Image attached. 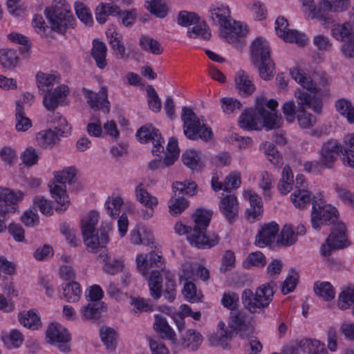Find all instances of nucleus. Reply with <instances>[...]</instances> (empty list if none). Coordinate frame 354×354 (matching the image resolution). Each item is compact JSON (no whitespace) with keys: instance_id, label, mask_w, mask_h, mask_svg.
Wrapping results in <instances>:
<instances>
[{"instance_id":"obj_1","label":"nucleus","mask_w":354,"mask_h":354,"mask_svg":"<svg viewBox=\"0 0 354 354\" xmlns=\"http://www.w3.org/2000/svg\"><path fill=\"white\" fill-rule=\"evenodd\" d=\"M212 215L210 211L198 209L193 216V227L178 222L174 226L175 232L180 235L186 234L187 241L192 246L198 249L211 248L216 245L220 240L217 234H206Z\"/></svg>"},{"instance_id":"obj_2","label":"nucleus","mask_w":354,"mask_h":354,"mask_svg":"<svg viewBox=\"0 0 354 354\" xmlns=\"http://www.w3.org/2000/svg\"><path fill=\"white\" fill-rule=\"evenodd\" d=\"M277 285L273 281L258 286L254 292L245 288L241 293V299L243 307L250 313H263L273 300Z\"/></svg>"},{"instance_id":"obj_3","label":"nucleus","mask_w":354,"mask_h":354,"mask_svg":"<svg viewBox=\"0 0 354 354\" xmlns=\"http://www.w3.org/2000/svg\"><path fill=\"white\" fill-rule=\"evenodd\" d=\"M251 62L258 68L259 77L265 80H271L275 72V65L270 56V47L263 37H257L250 46Z\"/></svg>"},{"instance_id":"obj_4","label":"nucleus","mask_w":354,"mask_h":354,"mask_svg":"<svg viewBox=\"0 0 354 354\" xmlns=\"http://www.w3.org/2000/svg\"><path fill=\"white\" fill-rule=\"evenodd\" d=\"M98 213L91 211L86 218L82 221V233L84 243L88 250L94 253H97L100 246L109 242L108 232L111 230V224L106 223L104 230H101L100 236L95 235V225L98 222Z\"/></svg>"},{"instance_id":"obj_5","label":"nucleus","mask_w":354,"mask_h":354,"mask_svg":"<svg viewBox=\"0 0 354 354\" xmlns=\"http://www.w3.org/2000/svg\"><path fill=\"white\" fill-rule=\"evenodd\" d=\"M76 169L73 167L64 169L55 174V181L50 185V192L57 205L55 210L62 213L69 205V198L66 194V184H71L76 176Z\"/></svg>"},{"instance_id":"obj_6","label":"nucleus","mask_w":354,"mask_h":354,"mask_svg":"<svg viewBox=\"0 0 354 354\" xmlns=\"http://www.w3.org/2000/svg\"><path fill=\"white\" fill-rule=\"evenodd\" d=\"M181 119L183 122V131L186 137L190 140L198 138L207 142L212 139L213 133L203 122L196 116L192 109L183 106Z\"/></svg>"},{"instance_id":"obj_7","label":"nucleus","mask_w":354,"mask_h":354,"mask_svg":"<svg viewBox=\"0 0 354 354\" xmlns=\"http://www.w3.org/2000/svg\"><path fill=\"white\" fill-rule=\"evenodd\" d=\"M310 223L313 229L319 230L323 225H331L337 220V209L326 204L322 194H318L313 201Z\"/></svg>"},{"instance_id":"obj_8","label":"nucleus","mask_w":354,"mask_h":354,"mask_svg":"<svg viewBox=\"0 0 354 354\" xmlns=\"http://www.w3.org/2000/svg\"><path fill=\"white\" fill-rule=\"evenodd\" d=\"M297 104L299 106L297 115L298 122L302 128H308L314 124L313 116L306 112V109H311L314 112L319 113L322 110V102L308 93L297 90L295 91Z\"/></svg>"},{"instance_id":"obj_9","label":"nucleus","mask_w":354,"mask_h":354,"mask_svg":"<svg viewBox=\"0 0 354 354\" xmlns=\"http://www.w3.org/2000/svg\"><path fill=\"white\" fill-rule=\"evenodd\" d=\"M196 184L192 183L175 182L172 185L173 196L169 202V213L173 216L180 215L189 206L185 196H193L196 192Z\"/></svg>"},{"instance_id":"obj_10","label":"nucleus","mask_w":354,"mask_h":354,"mask_svg":"<svg viewBox=\"0 0 354 354\" xmlns=\"http://www.w3.org/2000/svg\"><path fill=\"white\" fill-rule=\"evenodd\" d=\"M290 74L292 79L311 93L323 96L327 95L329 91V80L325 73H322L319 76L318 80L319 86H317L310 77L307 76L302 70L297 67L293 68L290 71Z\"/></svg>"},{"instance_id":"obj_11","label":"nucleus","mask_w":354,"mask_h":354,"mask_svg":"<svg viewBox=\"0 0 354 354\" xmlns=\"http://www.w3.org/2000/svg\"><path fill=\"white\" fill-rule=\"evenodd\" d=\"M46 12V17L51 24V30L58 32H64L68 27L73 26L74 18L63 3L60 6H55L53 11Z\"/></svg>"},{"instance_id":"obj_12","label":"nucleus","mask_w":354,"mask_h":354,"mask_svg":"<svg viewBox=\"0 0 354 354\" xmlns=\"http://www.w3.org/2000/svg\"><path fill=\"white\" fill-rule=\"evenodd\" d=\"M348 245L346 227L343 223H337L333 227L330 234L326 240V243L321 248L322 254L326 257L333 250L342 249Z\"/></svg>"},{"instance_id":"obj_13","label":"nucleus","mask_w":354,"mask_h":354,"mask_svg":"<svg viewBox=\"0 0 354 354\" xmlns=\"http://www.w3.org/2000/svg\"><path fill=\"white\" fill-rule=\"evenodd\" d=\"M342 149L343 146L333 139L323 143L319 151V160L324 168L326 169L333 167Z\"/></svg>"},{"instance_id":"obj_14","label":"nucleus","mask_w":354,"mask_h":354,"mask_svg":"<svg viewBox=\"0 0 354 354\" xmlns=\"http://www.w3.org/2000/svg\"><path fill=\"white\" fill-rule=\"evenodd\" d=\"M136 136L142 142H153L152 153L153 155L160 156L164 152L162 144L165 142L158 129L153 128L151 125L142 126L138 130Z\"/></svg>"},{"instance_id":"obj_15","label":"nucleus","mask_w":354,"mask_h":354,"mask_svg":"<svg viewBox=\"0 0 354 354\" xmlns=\"http://www.w3.org/2000/svg\"><path fill=\"white\" fill-rule=\"evenodd\" d=\"M276 31L277 35L286 41L295 42L299 45H304L307 41L304 34L299 32L296 30L288 28V23L284 17H278L275 21Z\"/></svg>"},{"instance_id":"obj_16","label":"nucleus","mask_w":354,"mask_h":354,"mask_svg":"<svg viewBox=\"0 0 354 354\" xmlns=\"http://www.w3.org/2000/svg\"><path fill=\"white\" fill-rule=\"evenodd\" d=\"M100 254L97 257L99 263L103 264V270L109 274H115L121 271L124 268L123 260L118 257H112L109 253L104 245L100 246L97 252Z\"/></svg>"},{"instance_id":"obj_17","label":"nucleus","mask_w":354,"mask_h":354,"mask_svg":"<svg viewBox=\"0 0 354 354\" xmlns=\"http://www.w3.org/2000/svg\"><path fill=\"white\" fill-rule=\"evenodd\" d=\"M219 211L229 223H234L239 215V202L234 194H227L223 196L218 205Z\"/></svg>"},{"instance_id":"obj_18","label":"nucleus","mask_w":354,"mask_h":354,"mask_svg":"<svg viewBox=\"0 0 354 354\" xmlns=\"http://www.w3.org/2000/svg\"><path fill=\"white\" fill-rule=\"evenodd\" d=\"M226 33L225 39L226 41L234 45L237 48H241L245 45L243 37L246 35L248 30L239 21H230V26L225 27Z\"/></svg>"},{"instance_id":"obj_19","label":"nucleus","mask_w":354,"mask_h":354,"mask_svg":"<svg viewBox=\"0 0 354 354\" xmlns=\"http://www.w3.org/2000/svg\"><path fill=\"white\" fill-rule=\"evenodd\" d=\"M68 93L66 85L62 84L46 93L44 97L43 104L48 111H54L64 102Z\"/></svg>"},{"instance_id":"obj_20","label":"nucleus","mask_w":354,"mask_h":354,"mask_svg":"<svg viewBox=\"0 0 354 354\" xmlns=\"http://www.w3.org/2000/svg\"><path fill=\"white\" fill-rule=\"evenodd\" d=\"M208 12L214 24L219 25L223 28L230 26L232 18L227 6L218 3L213 4L209 7Z\"/></svg>"},{"instance_id":"obj_21","label":"nucleus","mask_w":354,"mask_h":354,"mask_svg":"<svg viewBox=\"0 0 354 354\" xmlns=\"http://www.w3.org/2000/svg\"><path fill=\"white\" fill-rule=\"evenodd\" d=\"M162 255L156 252H149L146 257L138 254L136 257L137 268L139 272L145 275L154 266L163 270L165 266L161 261Z\"/></svg>"},{"instance_id":"obj_22","label":"nucleus","mask_w":354,"mask_h":354,"mask_svg":"<svg viewBox=\"0 0 354 354\" xmlns=\"http://www.w3.org/2000/svg\"><path fill=\"white\" fill-rule=\"evenodd\" d=\"M265 102L263 99H257L256 110L259 115L261 117L263 126L267 129H274L279 128L281 126V118L277 115L276 111H268L263 109Z\"/></svg>"},{"instance_id":"obj_23","label":"nucleus","mask_w":354,"mask_h":354,"mask_svg":"<svg viewBox=\"0 0 354 354\" xmlns=\"http://www.w3.org/2000/svg\"><path fill=\"white\" fill-rule=\"evenodd\" d=\"M230 328L233 329L236 334L240 333L241 337L246 335V331L252 332V327L247 322L245 313L239 310L231 311Z\"/></svg>"},{"instance_id":"obj_24","label":"nucleus","mask_w":354,"mask_h":354,"mask_svg":"<svg viewBox=\"0 0 354 354\" xmlns=\"http://www.w3.org/2000/svg\"><path fill=\"white\" fill-rule=\"evenodd\" d=\"M244 196L248 198L250 202V207L245 212L246 217L250 221L254 222L259 218L263 212L261 198L252 190L245 191Z\"/></svg>"},{"instance_id":"obj_25","label":"nucleus","mask_w":354,"mask_h":354,"mask_svg":"<svg viewBox=\"0 0 354 354\" xmlns=\"http://www.w3.org/2000/svg\"><path fill=\"white\" fill-rule=\"evenodd\" d=\"M86 96L89 105L94 111L102 110L104 113L109 112L110 106L106 88L102 87L98 93L88 91Z\"/></svg>"},{"instance_id":"obj_26","label":"nucleus","mask_w":354,"mask_h":354,"mask_svg":"<svg viewBox=\"0 0 354 354\" xmlns=\"http://www.w3.org/2000/svg\"><path fill=\"white\" fill-rule=\"evenodd\" d=\"M279 230V225L276 223L265 225L257 234L255 244L259 247L270 245L275 239Z\"/></svg>"},{"instance_id":"obj_27","label":"nucleus","mask_w":354,"mask_h":354,"mask_svg":"<svg viewBox=\"0 0 354 354\" xmlns=\"http://www.w3.org/2000/svg\"><path fill=\"white\" fill-rule=\"evenodd\" d=\"M46 337L49 343H67L71 340V336L67 330L62 325L52 323L46 330Z\"/></svg>"},{"instance_id":"obj_28","label":"nucleus","mask_w":354,"mask_h":354,"mask_svg":"<svg viewBox=\"0 0 354 354\" xmlns=\"http://www.w3.org/2000/svg\"><path fill=\"white\" fill-rule=\"evenodd\" d=\"M153 328L162 339H169L172 343H176V334L168 324L166 318L162 315H157L155 316Z\"/></svg>"},{"instance_id":"obj_29","label":"nucleus","mask_w":354,"mask_h":354,"mask_svg":"<svg viewBox=\"0 0 354 354\" xmlns=\"http://www.w3.org/2000/svg\"><path fill=\"white\" fill-rule=\"evenodd\" d=\"M236 88L242 95H252L255 89V85L249 78V76L244 71H239L234 77Z\"/></svg>"},{"instance_id":"obj_30","label":"nucleus","mask_w":354,"mask_h":354,"mask_svg":"<svg viewBox=\"0 0 354 354\" xmlns=\"http://www.w3.org/2000/svg\"><path fill=\"white\" fill-rule=\"evenodd\" d=\"M62 136H63V130L56 131L54 129H50L39 132L36 138L39 145L46 148L53 147L59 142Z\"/></svg>"},{"instance_id":"obj_31","label":"nucleus","mask_w":354,"mask_h":354,"mask_svg":"<svg viewBox=\"0 0 354 354\" xmlns=\"http://www.w3.org/2000/svg\"><path fill=\"white\" fill-rule=\"evenodd\" d=\"M235 332L233 329L227 328L225 324L221 321L218 324V328L216 334L212 336V340L217 343L223 349L227 348L228 342L232 340Z\"/></svg>"},{"instance_id":"obj_32","label":"nucleus","mask_w":354,"mask_h":354,"mask_svg":"<svg viewBox=\"0 0 354 354\" xmlns=\"http://www.w3.org/2000/svg\"><path fill=\"white\" fill-rule=\"evenodd\" d=\"M106 51L107 48L104 42L98 39L93 40L91 56L95 59L97 66L100 69L104 68L107 65Z\"/></svg>"},{"instance_id":"obj_33","label":"nucleus","mask_w":354,"mask_h":354,"mask_svg":"<svg viewBox=\"0 0 354 354\" xmlns=\"http://www.w3.org/2000/svg\"><path fill=\"white\" fill-rule=\"evenodd\" d=\"M203 342L201 334L194 329H189L183 335L180 343L183 348L196 351Z\"/></svg>"},{"instance_id":"obj_34","label":"nucleus","mask_w":354,"mask_h":354,"mask_svg":"<svg viewBox=\"0 0 354 354\" xmlns=\"http://www.w3.org/2000/svg\"><path fill=\"white\" fill-rule=\"evenodd\" d=\"M135 196L136 200L145 207H156L158 204V198L149 194L142 183L136 186Z\"/></svg>"},{"instance_id":"obj_35","label":"nucleus","mask_w":354,"mask_h":354,"mask_svg":"<svg viewBox=\"0 0 354 354\" xmlns=\"http://www.w3.org/2000/svg\"><path fill=\"white\" fill-rule=\"evenodd\" d=\"M109 43L111 48L115 52L118 59H125L129 57V53L126 52L125 46L122 42V38L120 33L115 31L107 33Z\"/></svg>"},{"instance_id":"obj_36","label":"nucleus","mask_w":354,"mask_h":354,"mask_svg":"<svg viewBox=\"0 0 354 354\" xmlns=\"http://www.w3.org/2000/svg\"><path fill=\"white\" fill-rule=\"evenodd\" d=\"M187 35L192 39L200 38L203 40H209L211 37L210 30L205 21L198 19V22L192 28L187 29Z\"/></svg>"},{"instance_id":"obj_37","label":"nucleus","mask_w":354,"mask_h":354,"mask_svg":"<svg viewBox=\"0 0 354 354\" xmlns=\"http://www.w3.org/2000/svg\"><path fill=\"white\" fill-rule=\"evenodd\" d=\"M317 196H312L310 192L306 189H295L291 194V200L294 205L299 209L305 208Z\"/></svg>"},{"instance_id":"obj_38","label":"nucleus","mask_w":354,"mask_h":354,"mask_svg":"<svg viewBox=\"0 0 354 354\" xmlns=\"http://www.w3.org/2000/svg\"><path fill=\"white\" fill-rule=\"evenodd\" d=\"M239 124L244 130H257L259 129V120L253 111L245 109L239 117Z\"/></svg>"},{"instance_id":"obj_39","label":"nucleus","mask_w":354,"mask_h":354,"mask_svg":"<svg viewBox=\"0 0 354 354\" xmlns=\"http://www.w3.org/2000/svg\"><path fill=\"white\" fill-rule=\"evenodd\" d=\"M139 45L143 50L153 55H160L163 52V47L160 43L149 36L142 35Z\"/></svg>"},{"instance_id":"obj_40","label":"nucleus","mask_w":354,"mask_h":354,"mask_svg":"<svg viewBox=\"0 0 354 354\" xmlns=\"http://www.w3.org/2000/svg\"><path fill=\"white\" fill-rule=\"evenodd\" d=\"M19 320L24 326L32 330L38 329L41 325L40 317L34 310L20 313Z\"/></svg>"},{"instance_id":"obj_41","label":"nucleus","mask_w":354,"mask_h":354,"mask_svg":"<svg viewBox=\"0 0 354 354\" xmlns=\"http://www.w3.org/2000/svg\"><path fill=\"white\" fill-rule=\"evenodd\" d=\"M314 291L318 297L325 301H330L335 298V289L329 282L316 281L314 283Z\"/></svg>"},{"instance_id":"obj_42","label":"nucleus","mask_w":354,"mask_h":354,"mask_svg":"<svg viewBox=\"0 0 354 354\" xmlns=\"http://www.w3.org/2000/svg\"><path fill=\"white\" fill-rule=\"evenodd\" d=\"M102 306L100 303H89L81 309L84 320L97 321L100 318Z\"/></svg>"},{"instance_id":"obj_43","label":"nucleus","mask_w":354,"mask_h":354,"mask_svg":"<svg viewBox=\"0 0 354 354\" xmlns=\"http://www.w3.org/2000/svg\"><path fill=\"white\" fill-rule=\"evenodd\" d=\"M81 293L80 286L76 281L68 282L63 287V297L68 302L79 301Z\"/></svg>"},{"instance_id":"obj_44","label":"nucleus","mask_w":354,"mask_h":354,"mask_svg":"<svg viewBox=\"0 0 354 354\" xmlns=\"http://www.w3.org/2000/svg\"><path fill=\"white\" fill-rule=\"evenodd\" d=\"M162 277L159 271H152L149 279L150 295L154 299H159L162 295Z\"/></svg>"},{"instance_id":"obj_45","label":"nucleus","mask_w":354,"mask_h":354,"mask_svg":"<svg viewBox=\"0 0 354 354\" xmlns=\"http://www.w3.org/2000/svg\"><path fill=\"white\" fill-rule=\"evenodd\" d=\"M353 35L352 26L348 23L337 24L332 29V35L337 40L349 41L353 39Z\"/></svg>"},{"instance_id":"obj_46","label":"nucleus","mask_w":354,"mask_h":354,"mask_svg":"<svg viewBox=\"0 0 354 354\" xmlns=\"http://www.w3.org/2000/svg\"><path fill=\"white\" fill-rule=\"evenodd\" d=\"M201 158L200 153L192 149L187 150L182 155V161L184 165L192 170L201 168Z\"/></svg>"},{"instance_id":"obj_47","label":"nucleus","mask_w":354,"mask_h":354,"mask_svg":"<svg viewBox=\"0 0 354 354\" xmlns=\"http://www.w3.org/2000/svg\"><path fill=\"white\" fill-rule=\"evenodd\" d=\"M56 78L55 75L39 72L37 74V87L39 90L46 93L52 90V88L56 83Z\"/></svg>"},{"instance_id":"obj_48","label":"nucleus","mask_w":354,"mask_h":354,"mask_svg":"<svg viewBox=\"0 0 354 354\" xmlns=\"http://www.w3.org/2000/svg\"><path fill=\"white\" fill-rule=\"evenodd\" d=\"M17 52L13 49L0 50V64L3 68H10L17 66Z\"/></svg>"},{"instance_id":"obj_49","label":"nucleus","mask_w":354,"mask_h":354,"mask_svg":"<svg viewBox=\"0 0 354 354\" xmlns=\"http://www.w3.org/2000/svg\"><path fill=\"white\" fill-rule=\"evenodd\" d=\"M268 160L274 166L280 167L283 165L282 156L279 153L273 143L266 142L263 145Z\"/></svg>"},{"instance_id":"obj_50","label":"nucleus","mask_w":354,"mask_h":354,"mask_svg":"<svg viewBox=\"0 0 354 354\" xmlns=\"http://www.w3.org/2000/svg\"><path fill=\"white\" fill-rule=\"evenodd\" d=\"M100 337L106 348L112 351L116 346V333L111 328L103 326L100 329Z\"/></svg>"},{"instance_id":"obj_51","label":"nucleus","mask_w":354,"mask_h":354,"mask_svg":"<svg viewBox=\"0 0 354 354\" xmlns=\"http://www.w3.org/2000/svg\"><path fill=\"white\" fill-rule=\"evenodd\" d=\"M32 126L30 120L24 116V107L20 102L16 104V129L19 131H26Z\"/></svg>"},{"instance_id":"obj_52","label":"nucleus","mask_w":354,"mask_h":354,"mask_svg":"<svg viewBox=\"0 0 354 354\" xmlns=\"http://www.w3.org/2000/svg\"><path fill=\"white\" fill-rule=\"evenodd\" d=\"M335 106L339 113L345 116L350 123H354V106L350 101L339 99L337 100Z\"/></svg>"},{"instance_id":"obj_53","label":"nucleus","mask_w":354,"mask_h":354,"mask_svg":"<svg viewBox=\"0 0 354 354\" xmlns=\"http://www.w3.org/2000/svg\"><path fill=\"white\" fill-rule=\"evenodd\" d=\"M146 8L152 14L160 18H164L168 11L167 5L162 0H146Z\"/></svg>"},{"instance_id":"obj_54","label":"nucleus","mask_w":354,"mask_h":354,"mask_svg":"<svg viewBox=\"0 0 354 354\" xmlns=\"http://www.w3.org/2000/svg\"><path fill=\"white\" fill-rule=\"evenodd\" d=\"M123 204L122 198L120 197H109L105 205L107 214L113 218H117L120 213V208Z\"/></svg>"},{"instance_id":"obj_55","label":"nucleus","mask_w":354,"mask_h":354,"mask_svg":"<svg viewBox=\"0 0 354 354\" xmlns=\"http://www.w3.org/2000/svg\"><path fill=\"white\" fill-rule=\"evenodd\" d=\"M183 294L187 300L194 303L200 301L203 297L202 293L197 291L196 285L191 281L185 283Z\"/></svg>"},{"instance_id":"obj_56","label":"nucleus","mask_w":354,"mask_h":354,"mask_svg":"<svg viewBox=\"0 0 354 354\" xmlns=\"http://www.w3.org/2000/svg\"><path fill=\"white\" fill-rule=\"evenodd\" d=\"M221 109L226 114H231L239 111L242 104L239 100L233 97H223L221 99Z\"/></svg>"},{"instance_id":"obj_57","label":"nucleus","mask_w":354,"mask_h":354,"mask_svg":"<svg viewBox=\"0 0 354 354\" xmlns=\"http://www.w3.org/2000/svg\"><path fill=\"white\" fill-rule=\"evenodd\" d=\"M75 13L81 21L86 26L93 24V18L89 9L82 2L75 3Z\"/></svg>"},{"instance_id":"obj_58","label":"nucleus","mask_w":354,"mask_h":354,"mask_svg":"<svg viewBox=\"0 0 354 354\" xmlns=\"http://www.w3.org/2000/svg\"><path fill=\"white\" fill-rule=\"evenodd\" d=\"M353 304H354V289L348 288L339 294L337 305L342 310H345Z\"/></svg>"},{"instance_id":"obj_59","label":"nucleus","mask_w":354,"mask_h":354,"mask_svg":"<svg viewBox=\"0 0 354 354\" xmlns=\"http://www.w3.org/2000/svg\"><path fill=\"white\" fill-rule=\"evenodd\" d=\"M198 19L200 17L195 12L183 10L178 14L177 23L182 26L187 27L197 23Z\"/></svg>"},{"instance_id":"obj_60","label":"nucleus","mask_w":354,"mask_h":354,"mask_svg":"<svg viewBox=\"0 0 354 354\" xmlns=\"http://www.w3.org/2000/svg\"><path fill=\"white\" fill-rule=\"evenodd\" d=\"M297 241V234L291 225H285L281 232L280 243L283 245H291Z\"/></svg>"},{"instance_id":"obj_61","label":"nucleus","mask_w":354,"mask_h":354,"mask_svg":"<svg viewBox=\"0 0 354 354\" xmlns=\"http://www.w3.org/2000/svg\"><path fill=\"white\" fill-rule=\"evenodd\" d=\"M147 92L149 109L154 112H159L161 109V101L157 92L152 86H147Z\"/></svg>"},{"instance_id":"obj_62","label":"nucleus","mask_w":354,"mask_h":354,"mask_svg":"<svg viewBox=\"0 0 354 354\" xmlns=\"http://www.w3.org/2000/svg\"><path fill=\"white\" fill-rule=\"evenodd\" d=\"M239 302V297L237 293L224 292L221 299L222 305L232 311L237 309Z\"/></svg>"},{"instance_id":"obj_63","label":"nucleus","mask_w":354,"mask_h":354,"mask_svg":"<svg viewBox=\"0 0 354 354\" xmlns=\"http://www.w3.org/2000/svg\"><path fill=\"white\" fill-rule=\"evenodd\" d=\"M324 6L328 10L342 12L346 10L349 5V0H323Z\"/></svg>"},{"instance_id":"obj_64","label":"nucleus","mask_w":354,"mask_h":354,"mask_svg":"<svg viewBox=\"0 0 354 354\" xmlns=\"http://www.w3.org/2000/svg\"><path fill=\"white\" fill-rule=\"evenodd\" d=\"M33 205L45 216H51L53 213L50 202L44 196H35Z\"/></svg>"}]
</instances>
